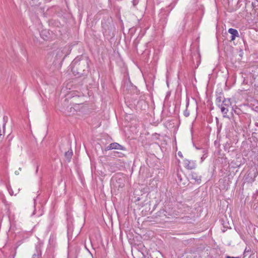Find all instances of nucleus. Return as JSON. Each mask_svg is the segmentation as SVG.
I'll use <instances>...</instances> for the list:
<instances>
[{
	"mask_svg": "<svg viewBox=\"0 0 258 258\" xmlns=\"http://www.w3.org/2000/svg\"><path fill=\"white\" fill-rule=\"evenodd\" d=\"M72 71L78 75H84L88 71V61L86 59L81 60L75 58L72 62Z\"/></svg>",
	"mask_w": 258,
	"mask_h": 258,
	"instance_id": "nucleus-1",
	"label": "nucleus"
},
{
	"mask_svg": "<svg viewBox=\"0 0 258 258\" xmlns=\"http://www.w3.org/2000/svg\"><path fill=\"white\" fill-rule=\"evenodd\" d=\"M70 47H64L57 50L55 57L57 59H63L70 53Z\"/></svg>",
	"mask_w": 258,
	"mask_h": 258,
	"instance_id": "nucleus-2",
	"label": "nucleus"
},
{
	"mask_svg": "<svg viewBox=\"0 0 258 258\" xmlns=\"http://www.w3.org/2000/svg\"><path fill=\"white\" fill-rule=\"evenodd\" d=\"M124 179L122 177H118L117 176L115 177V181H113V184L114 185V186L116 188H122L124 186Z\"/></svg>",
	"mask_w": 258,
	"mask_h": 258,
	"instance_id": "nucleus-3",
	"label": "nucleus"
},
{
	"mask_svg": "<svg viewBox=\"0 0 258 258\" xmlns=\"http://www.w3.org/2000/svg\"><path fill=\"white\" fill-rule=\"evenodd\" d=\"M184 167L187 169H192L196 168V161L184 159L183 160Z\"/></svg>",
	"mask_w": 258,
	"mask_h": 258,
	"instance_id": "nucleus-4",
	"label": "nucleus"
},
{
	"mask_svg": "<svg viewBox=\"0 0 258 258\" xmlns=\"http://www.w3.org/2000/svg\"><path fill=\"white\" fill-rule=\"evenodd\" d=\"M112 149H117V150H124L125 148L117 143H113L110 144L109 146L106 147V150H110Z\"/></svg>",
	"mask_w": 258,
	"mask_h": 258,
	"instance_id": "nucleus-5",
	"label": "nucleus"
},
{
	"mask_svg": "<svg viewBox=\"0 0 258 258\" xmlns=\"http://www.w3.org/2000/svg\"><path fill=\"white\" fill-rule=\"evenodd\" d=\"M228 32L231 34V40L233 41L235 39V38L239 37V33L236 29L230 28L228 29Z\"/></svg>",
	"mask_w": 258,
	"mask_h": 258,
	"instance_id": "nucleus-6",
	"label": "nucleus"
},
{
	"mask_svg": "<svg viewBox=\"0 0 258 258\" xmlns=\"http://www.w3.org/2000/svg\"><path fill=\"white\" fill-rule=\"evenodd\" d=\"M191 179L194 180L195 182L198 184L201 183L202 176L199 175L197 173L195 172H192L191 174Z\"/></svg>",
	"mask_w": 258,
	"mask_h": 258,
	"instance_id": "nucleus-7",
	"label": "nucleus"
},
{
	"mask_svg": "<svg viewBox=\"0 0 258 258\" xmlns=\"http://www.w3.org/2000/svg\"><path fill=\"white\" fill-rule=\"evenodd\" d=\"M41 250L40 246H36V252L32 255V258H41Z\"/></svg>",
	"mask_w": 258,
	"mask_h": 258,
	"instance_id": "nucleus-8",
	"label": "nucleus"
},
{
	"mask_svg": "<svg viewBox=\"0 0 258 258\" xmlns=\"http://www.w3.org/2000/svg\"><path fill=\"white\" fill-rule=\"evenodd\" d=\"M231 103L230 99H224V100L222 101V103L221 104L220 106L228 107L231 106Z\"/></svg>",
	"mask_w": 258,
	"mask_h": 258,
	"instance_id": "nucleus-9",
	"label": "nucleus"
},
{
	"mask_svg": "<svg viewBox=\"0 0 258 258\" xmlns=\"http://www.w3.org/2000/svg\"><path fill=\"white\" fill-rule=\"evenodd\" d=\"M221 108V111L222 114H223V116L225 117L226 116V114L227 112H228V107H226L224 106H220L219 107Z\"/></svg>",
	"mask_w": 258,
	"mask_h": 258,
	"instance_id": "nucleus-10",
	"label": "nucleus"
},
{
	"mask_svg": "<svg viewBox=\"0 0 258 258\" xmlns=\"http://www.w3.org/2000/svg\"><path fill=\"white\" fill-rule=\"evenodd\" d=\"M73 155V151L72 150L70 151H68V152H66L65 153V157L67 158V159L68 160V161H70V160L72 158Z\"/></svg>",
	"mask_w": 258,
	"mask_h": 258,
	"instance_id": "nucleus-11",
	"label": "nucleus"
},
{
	"mask_svg": "<svg viewBox=\"0 0 258 258\" xmlns=\"http://www.w3.org/2000/svg\"><path fill=\"white\" fill-rule=\"evenodd\" d=\"M216 104H217V105L219 107H220V105H221L220 103H221V97H219L217 98V99H216Z\"/></svg>",
	"mask_w": 258,
	"mask_h": 258,
	"instance_id": "nucleus-12",
	"label": "nucleus"
},
{
	"mask_svg": "<svg viewBox=\"0 0 258 258\" xmlns=\"http://www.w3.org/2000/svg\"><path fill=\"white\" fill-rule=\"evenodd\" d=\"M184 115L186 117H188L189 115V111L186 108L183 112Z\"/></svg>",
	"mask_w": 258,
	"mask_h": 258,
	"instance_id": "nucleus-13",
	"label": "nucleus"
},
{
	"mask_svg": "<svg viewBox=\"0 0 258 258\" xmlns=\"http://www.w3.org/2000/svg\"><path fill=\"white\" fill-rule=\"evenodd\" d=\"M138 3V1L137 0H133V4L134 6H136Z\"/></svg>",
	"mask_w": 258,
	"mask_h": 258,
	"instance_id": "nucleus-14",
	"label": "nucleus"
},
{
	"mask_svg": "<svg viewBox=\"0 0 258 258\" xmlns=\"http://www.w3.org/2000/svg\"><path fill=\"white\" fill-rule=\"evenodd\" d=\"M178 155L179 156L181 157H182V155L181 154V152H178Z\"/></svg>",
	"mask_w": 258,
	"mask_h": 258,
	"instance_id": "nucleus-15",
	"label": "nucleus"
},
{
	"mask_svg": "<svg viewBox=\"0 0 258 258\" xmlns=\"http://www.w3.org/2000/svg\"><path fill=\"white\" fill-rule=\"evenodd\" d=\"M226 258H238L237 257H233L230 256H227Z\"/></svg>",
	"mask_w": 258,
	"mask_h": 258,
	"instance_id": "nucleus-16",
	"label": "nucleus"
},
{
	"mask_svg": "<svg viewBox=\"0 0 258 258\" xmlns=\"http://www.w3.org/2000/svg\"><path fill=\"white\" fill-rule=\"evenodd\" d=\"M205 158L203 156L201 158V160H202V162L203 161L204 159H205Z\"/></svg>",
	"mask_w": 258,
	"mask_h": 258,
	"instance_id": "nucleus-17",
	"label": "nucleus"
},
{
	"mask_svg": "<svg viewBox=\"0 0 258 258\" xmlns=\"http://www.w3.org/2000/svg\"><path fill=\"white\" fill-rule=\"evenodd\" d=\"M15 174H16V175H18V174H19V172H18V171H15Z\"/></svg>",
	"mask_w": 258,
	"mask_h": 258,
	"instance_id": "nucleus-18",
	"label": "nucleus"
},
{
	"mask_svg": "<svg viewBox=\"0 0 258 258\" xmlns=\"http://www.w3.org/2000/svg\"><path fill=\"white\" fill-rule=\"evenodd\" d=\"M34 214H35V210L33 211V213H32V215H34Z\"/></svg>",
	"mask_w": 258,
	"mask_h": 258,
	"instance_id": "nucleus-19",
	"label": "nucleus"
}]
</instances>
